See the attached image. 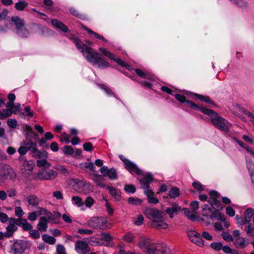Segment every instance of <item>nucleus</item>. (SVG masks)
<instances>
[{
	"label": "nucleus",
	"instance_id": "obj_1",
	"mask_svg": "<svg viewBox=\"0 0 254 254\" xmlns=\"http://www.w3.org/2000/svg\"><path fill=\"white\" fill-rule=\"evenodd\" d=\"M69 39L75 44L78 50L83 54H87L86 58L89 62H94V64H108L102 59L100 54L94 52L91 47L83 44L78 37L72 35Z\"/></svg>",
	"mask_w": 254,
	"mask_h": 254
},
{
	"label": "nucleus",
	"instance_id": "obj_2",
	"mask_svg": "<svg viewBox=\"0 0 254 254\" xmlns=\"http://www.w3.org/2000/svg\"><path fill=\"white\" fill-rule=\"evenodd\" d=\"M143 213L151 221L152 227L155 229L160 230L168 227V225L165 222L162 211L156 208L147 207L144 210Z\"/></svg>",
	"mask_w": 254,
	"mask_h": 254
},
{
	"label": "nucleus",
	"instance_id": "obj_3",
	"mask_svg": "<svg viewBox=\"0 0 254 254\" xmlns=\"http://www.w3.org/2000/svg\"><path fill=\"white\" fill-rule=\"evenodd\" d=\"M201 110L203 113L210 116L211 121L215 127L225 132L229 131V127L225 119L220 116L216 112L205 108H201Z\"/></svg>",
	"mask_w": 254,
	"mask_h": 254
},
{
	"label": "nucleus",
	"instance_id": "obj_4",
	"mask_svg": "<svg viewBox=\"0 0 254 254\" xmlns=\"http://www.w3.org/2000/svg\"><path fill=\"white\" fill-rule=\"evenodd\" d=\"M70 183L73 190L78 192L87 194L93 190L92 187L89 184L81 180L72 179L70 180Z\"/></svg>",
	"mask_w": 254,
	"mask_h": 254
},
{
	"label": "nucleus",
	"instance_id": "obj_5",
	"mask_svg": "<svg viewBox=\"0 0 254 254\" xmlns=\"http://www.w3.org/2000/svg\"><path fill=\"white\" fill-rule=\"evenodd\" d=\"M0 177L3 179L9 178L13 180L16 178V174L11 167L0 163Z\"/></svg>",
	"mask_w": 254,
	"mask_h": 254
},
{
	"label": "nucleus",
	"instance_id": "obj_6",
	"mask_svg": "<svg viewBox=\"0 0 254 254\" xmlns=\"http://www.w3.org/2000/svg\"><path fill=\"white\" fill-rule=\"evenodd\" d=\"M58 176V173L51 169H43L37 174V178L40 180H53Z\"/></svg>",
	"mask_w": 254,
	"mask_h": 254
},
{
	"label": "nucleus",
	"instance_id": "obj_7",
	"mask_svg": "<svg viewBox=\"0 0 254 254\" xmlns=\"http://www.w3.org/2000/svg\"><path fill=\"white\" fill-rule=\"evenodd\" d=\"M107 220L102 217H94L88 222V225L93 228L104 229L106 227Z\"/></svg>",
	"mask_w": 254,
	"mask_h": 254
},
{
	"label": "nucleus",
	"instance_id": "obj_8",
	"mask_svg": "<svg viewBox=\"0 0 254 254\" xmlns=\"http://www.w3.org/2000/svg\"><path fill=\"white\" fill-rule=\"evenodd\" d=\"M34 166L35 165L32 162L24 161L20 169L21 174L25 178H29L32 175Z\"/></svg>",
	"mask_w": 254,
	"mask_h": 254
},
{
	"label": "nucleus",
	"instance_id": "obj_9",
	"mask_svg": "<svg viewBox=\"0 0 254 254\" xmlns=\"http://www.w3.org/2000/svg\"><path fill=\"white\" fill-rule=\"evenodd\" d=\"M121 160L124 162L125 168L127 170L129 171L130 172H134L137 175H141L142 173L141 171L136 166V165L125 158L122 155L119 156Z\"/></svg>",
	"mask_w": 254,
	"mask_h": 254
},
{
	"label": "nucleus",
	"instance_id": "obj_10",
	"mask_svg": "<svg viewBox=\"0 0 254 254\" xmlns=\"http://www.w3.org/2000/svg\"><path fill=\"white\" fill-rule=\"evenodd\" d=\"M188 236L190 241L197 246L202 247L204 246V241L201 238L200 235L196 231L193 230L189 231L188 232Z\"/></svg>",
	"mask_w": 254,
	"mask_h": 254
},
{
	"label": "nucleus",
	"instance_id": "obj_11",
	"mask_svg": "<svg viewBox=\"0 0 254 254\" xmlns=\"http://www.w3.org/2000/svg\"><path fill=\"white\" fill-rule=\"evenodd\" d=\"M28 144L31 145V151L33 157L36 158L37 159L42 158H48V155L47 152L45 150H43L42 151H41L37 149L36 148V144L35 143L31 142L30 143L27 144V145Z\"/></svg>",
	"mask_w": 254,
	"mask_h": 254
},
{
	"label": "nucleus",
	"instance_id": "obj_12",
	"mask_svg": "<svg viewBox=\"0 0 254 254\" xmlns=\"http://www.w3.org/2000/svg\"><path fill=\"white\" fill-rule=\"evenodd\" d=\"M99 51L102 53L103 56L111 60L115 61L117 64H126L121 59L116 57V55L111 53L106 48H100Z\"/></svg>",
	"mask_w": 254,
	"mask_h": 254
},
{
	"label": "nucleus",
	"instance_id": "obj_13",
	"mask_svg": "<svg viewBox=\"0 0 254 254\" xmlns=\"http://www.w3.org/2000/svg\"><path fill=\"white\" fill-rule=\"evenodd\" d=\"M100 172L104 177H108L110 179H116L117 178L116 171L114 169H108L106 166L101 168Z\"/></svg>",
	"mask_w": 254,
	"mask_h": 254
},
{
	"label": "nucleus",
	"instance_id": "obj_14",
	"mask_svg": "<svg viewBox=\"0 0 254 254\" xmlns=\"http://www.w3.org/2000/svg\"><path fill=\"white\" fill-rule=\"evenodd\" d=\"M181 210V207L177 203H172L166 208V213L168 214L170 218H173L174 214L178 213Z\"/></svg>",
	"mask_w": 254,
	"mask_h": 254
},
{
	"label": "nucleus",
	"instance_id": "obj_15",
	"mask_svg": "<svg viewBox=\"0 0 254 254\" xmlns=\"http://www.w3.org/2000/svg\"><path fill=\"white\" fill-rule=\"evenodd\" d=\"M11 21L13 23L16 31L20 30L25 26V22L23 19L21 18L18 16H13L11 17Z\"/></svg>",
	"mask_w": 254,
	"mask_h": 254
},
{
	"label": "nucleus",
	"instance_id": "obj_16",
	"mask_svg": "<svg viewBox=\"0 0 254 254\" xmlns=\"http://www.w3.org/2000/svg\"><path fill=\"white\" fill-rule=\"evenodd\" d=\"M151 243V240L146 236L141 237L138 241L137 246L143 251H144Z\"/></svg>",
	"mask_w": 254,
	"mask_h": 254
},
{
	"label": "nucleus",
	"instance_id": "obj_17",
	"mask_svg": "<svg viewBox=\"0 0 254 254\" xmlns=\"http://www.w3.org/2000/svg\"><path fill=\"white\" fill-rule=\"evenodd\" d=\"M52 24L57 29H59L64 33H67L68 31L67 27L62 21L54 19L51 21Z\"/></svg>",
	"mask_w": 254,
	"mask_h": 254
},
{
	"label": "nucleus",
	"instance_id": "obj_18",
	"mask_svg": "<svg viewBox=\"0 0 254 254\" xmlns=\"http://www.w3.org/2000/svg\"><path fill=\"white\" fill-rule=\"evenodd\" d=\"M25 244L23 242H16L14 243L12 249L15 254H20L25 249Z\"/></svg>",
	"mask_w": 254,
	"mask_h": 254
},
{
	"label": "nucleus",
	"instance_id": "obj_19",
	"mask_svg": "<svg viewBox=\"0 0 254 254\" xmlns=\"http://www.w3.org/2000/svg\"><path fill=\"white\" fill-rule=\"evenodd\" d=\"M48 220L45 216L41 217L39 219V222L37 224V229L40 231H46L48 227L47 223Z\"/></svg>",
	"mask_w": 254,
	"mask_h": 254
},
{
	"label": "nucleus",
	"instance_id": "obj_20",
	"mask_svg": "<svg viewBox=\"0 0 254 254\" xmlns=\"http://www.w3.org/2000/svg\"><path fill=\"white\" fill-rule=\"evenodd\" d=\"M153 180L152 176L150 174L147 175L140 180L142 188L147 190L149 187V183L152 182Z\"/></svg>",
	"mask_w": 254,
	"mask_h": 254
},
{
	"label": "nucleus",
	"instance_id": "obj_21",
	"mask_svg": "<svg viewBox=\"0 0 254 254\" xmlns=\"http://www.w3.org/2000/svg\"><path fill=\"white\" fill-rule=\"evenodd\" d=\"M75 248L84 253H87L90 251L88 245L82 241H78L76 242L75 244Z\"/></svg>",
	"mask_w": 254,
	"mask_h": 254
},
{
	"label": "nucleus",
	"instance_id": "obj_22",
	"mask_svg": "<svg viewBox=\"0 0 254 254\" xmlns=\"http://www.w3.org/2000/svg\"><path fill=\"white\" fill-rule=\"evenodd\" d=\"M38 213L39 215H45V217L48 220V222L55 221L54 215L51 212L47 211V210L44 208L39 207Z\"/></svg>",
	"mask_w": 254,
	"mask_h": 254
},
{
	"label": "nucleus",
	"instance_id": "obj_23",
	"mask_svg": "<svg viewBox=\"0 0 254 254\" xmlns=\"http://www.w3.org/2000/svg\"><path fill=\"white\" fill-rule=\"evenodd\" d=\"M32 26L35 32L40 35H43L48 29L46 27L36 23H32Z\"/></svg>",
	"mask_w": 254,
	"mask_h": 254
},
{
	"label": "nucleus",
	"instance_id": "obj_24",
	"mask_svg": "<svg viewBox=\"0 0 254 254\" xmlns=\"http://www.w3.org/2000/svg\"><path fill=\"white\" fill-rule=\"evenodd\" d=\"M82 28L84 30L86 31L89 34L93 35L94 38L102 40L105 42H107V40L103 36L99 35L97 33L92 31L90 29L88 28L85 25L82 26Z\"/></svg>",
	"mask_w": 254,
	"mask_h": 254
},
{
	"label": "nucleus",
	"instance_id": "obj_25",
	"mask_svg": "<svg viewBox=\"0 0 254 254\" xmlns=\"http://www.w3.org/2000/svg\"><path fill=\"white\" fill-rule=\"evenodd\" d=\"M27 201L29 204L33 206H36L39 204L40 200L37 196L32 194L27 196Z\"/></svg>",
	"mask_w": 254,
	"mask_h": 254
},
{
	"label": "nucleus",
	"instance_id": "obj_26",
	"mask_svg": "<svg viewBox=\"0 0 254 254\" xmlns=\"http://www.w3.org/2000/svg\"><path fill=\"white\" fill-rule=\"evenodd\" d=\"M108 189L110 191L111 195L116 200L119 201L121 199V195L120 190L112 187H108Z\"/></svg>",
	"mask_w": 254,
	"mask_h": 254
},
{
	"label": "nucleus",
	"instance_id": "obj_27",
	"mask_svg": "<svg viewBox=\"0 0 254 254\" xmlns=\"http://www.w3.org/2000/svg\"><path fill=\"white\" fill-rule=\"evenodd\" d=\"M145 193L147 196V200L149 203L156 204L159 201L158 200L153 197V192L150 190H147L145 191Z\"/></svg>",
	"mask_w": 254,
	"mask_h": 254
},
{
	"label": "nucleus",
	"instance_id": "obj_28",
	"mask_svg": "<svg viewBox=\"0 0 254 254\" xmlns=\"http://www.w3.org/2000/svg\"><path fill=\"white\" fill-rule=\"evenodd\" d=\"M36 165L38 167L48 169L51 167V164L46 159L38 160L36 161Z\"/></svg>",
	"mask_w": 254,
	"mask_h": 254
},
{
	"label": "nucleus",
	"instance_id": "obj_29",
	"mask_svg": "<svg viewBox=\"0 0 254 254\" xmlns=\"http://www.w3.org/2000/svg\"><path fill=\"white\" fill-rule=\"evenodd\" d=\"M254 214V211L252 208L247 209L245 213L244 223H248L251 220V218Z\"/></svg>",
	"mask_w": 254,
	"mask_h": 254
},
{
	"label": "nucleus",
	"instance_id": "obj_30",
	"mask_svg": "<svg viewBox=\"0 0 254 254\" xmlns=\"http://www.w3.org/2000/svg\"><path fill=\"white\" fill-rule=\"evenodd\" d=\"M17 229V227L13 224H10L6 228V232L4 234L6 237H9L13 234V232Z\"/></svg>",
	"mask_w": 254,
	"mask_h": 254
},
{
	"label": "nucleus",
	"instance_id": "obj_31",
	"mask_svg": "<svg viewBox=\"0 0 254 254\" xmlns=\"http://www.w3.org/2000/svg\"><path fill=\"white\" fill-rule=\"evenodd\" d=\"M148 254H158V251L156 249L155 245L151 243L144 250Z\"/></svg>",
	"mask_w": 254,
	"mask_h": 254
},
{
	"label": "nucleus",
	"instance_id": "obj_32",
	"mask_svg": "<svg viewBox=\"0 0 254 254\" xmlns=\"http://www.w3.org/2000/svg\"><path fill=\"white\" fill-rule=\"evenodd\" d=\"M210 218L212 220L217 219L222 221H225V218L224 215L220 213L218 211L216 210L213 212L210 215Z\"/></svg>",
	"mask_w": 254,
	"mask_h": 254
},
{
	"label": "nucleus",
	"instance_id": "obj_33",
	"mask_svg": "<svg viewBox=\"0 0 254 254\" xmlns=\"http://www.w3.org/2000/svg\"><path fill=\"white\" fill-rule=\"evenodd\" d=\"M16 33L18 35L23 38H27L30 35L29 31L24 26L16 31Z\"/></svg>",
	"mask_w": 254,
	"mask_h": 254
},
{
	"label": "nucleus",
	"instance_id": "obj_34",
	"mask_svg": "<svg viewBox=\"0 0 254 254\" xmlns=\"http://www.w3.org/2000/svg\"><path fill=\"white\" fill-rule=\"evenodd\" d=\"M69 11L71 15L78 18L83 19L84 17V15L83 14L79 12L77 9H76L74 7L69 8Z\"/></svg>",
	"mask_w": 254,
	"mask_h": 254
},
{
	"label": "nucleus",
	"instance_id": "obj_35",
	"mask_svg": "<svg viewBox=\"0 0 254 254\" xmlns=\"http://www.w3.org/2000/svg\"><path fill=\"white\" fill-rule=\"evenodd\" d=\"M28 5V3L24 0L19 1L15 4V8L19 11H22Z\"/></svg>",
	"mask_w": 254,
	"mask_h": 254
},
{
	"label": "nucleus",
	"instance_id": "obj_36",
	"mask_svg": "<svg viewBox=\"0 0 254 254\" xmlns=\"http://www.w3.org/2000/svg\"><path fill=\"white\" fill-rule=\"evenodd\" d=\"M94 176V181L95 182V183H96V184L98 186L102 187H105V184L103 183V182L104 181V178H103V177L101 175L95 174Z\"/></svg>",
	"mask_w": 254,
	"mask_h": 254
},
{
	"label": "nucleus",
	"instance_id": "obj_37",
	"mask_svg": "<svg viewBox=\"0 0 254 254\" xmlns=\"http://www.w3.org/2000/svg\"><path fill=\"white\" fill-rule=\"evenodd\" d=\"M183 211L185 216L190 220H194L195 219L196 215L194 214V212L192 211V210L190 211L187 208H184Z\"/></svg>",
	"mask_w": 254,
	"mask_h": 254
},
{
	"label": "nucleus",
	"instance_id": "obj_38",
	"mask_svg": "<svg viewBox=\"0 0 254 254\" xmlns=\"http://www.w3.org/2000/svg\"><path fill=\"white\" fill-rule=\"evenodd\" d=\"M43 240L50 245H53L56 242V239L52 236H50L47 234H44L42 236Z\"/></svg>",
	"mask_w": 254,
	"mask_h": 254
},
{
	"label": "nucleus",
	"instance_id": "obj_39",
	"mask_svg": "<svg viewBox=\"0 0 254 254\" xmlns=\"http://www.w3.org/2000/svg\"><path fill=\"white\" fill-rule=\"evenodd\" d=\"M127 202L128 204L131 205H141L142 203V200L133 197H130L127 199Z\"/></svg>",
	"mask_w": 254,
	"mask_h": 254
},
{
	"label": "nucleus",
	"instance_id": "obj_40",
	"mask_svg": "<svg viewBox=\"0 0 254 254\" xmlns=\"http://www.w3.org/2000/svg\"><path fill=\"white\" fill-rule=\"evenodd\" d=\"M180 194V190L179 189L177 188H173L169 191L168 195L171 198H176L178 197Z\"/></svg>",
	"mask_w": 254,
	"mask_h": 254
},
{
	"label": "nucleus",
	"instance_id": "obj_41",
	"mask_svg": "<svg viewBox=\"0 0 254 254\" xmlns=\"http://www.w3.org/2000/svg\"><path fill=\"white\" fill-rule=\"evenodd\" d=\"M236 246L240 249L243 248L245 246V240L244 238L239 237L235 241Z\"/></svg>",
	"mask_w": 254,
	"mask_h": 254
},
{
	"label": "nucleus",
	"instance_id": "obj_42",
	"mask_svg": "<svg viewBox=\"0 0 254 254\" xmlns=\"http://www.w3.org/2000/svg\"><path fill=\"white\" fill-rule=\"evenodd\" d=\"M134 239V235L130 233L126 234L123 237V240L127 243H132Z\"/></svg>",
	"mask_w": 254,
	"mask_h": 254
},
{
	"label": "nucleus",
	"instance_id": "obj_43",
	"mask_svg": "<svg viewBox=\"0 0 254 254\" xmlns=\"http://www.w3.org/2000/svg\"><path fill=\"white\" fill-rule=\"evenodd\" d=\"M72 200L74 201V203L78 207H81L82 206H83L84 204L83 202L82 201V198L77 195L72 196Z\"/></svg>",
	"mask_w": 254,
	"mask_h": 254
},
{
	"label": "nucleus",
	"instance_id": "obj_44",
	"mask_svg": "<svg viewBox=\"0 0 254 254\" xmlns=\"http://www.w3.org/2000/svg\"><path fill=\"white\" fill-rule=\"evenodd\" d=\"M83 203L87 207L90 208L94 204L95 200L92 197L88 196Z\"/></svg>",
	"mask_w": 254,
	"mask_h": 254
},
{
	"label": "nucleus",
	"instance_id": "obj_45",
	"mask_svg": "<svg viewBox=\"0 0 254 254\" xmlns=\"http://www.w3.org/2000/svg\"><path fill=\"white\" fill-rule=\"evenodd\" d=\"M31 145H30V147L20 146L18 149V152L21 155H24L26 154L29 150H31Z\"/></svg>",
	"mask_w": 254,
	"mask_h": 254
},
{
	"label": "nucleus",
	"instance_id": "obj_46",
	"mask_svg": "<svg viewBox=\"0 0 254 254\" xmlns=\"http://www.w3.org/2000/svg\"><path fill=\"white\" fill-rule=\"evenodd\" d=\"M144 221V217L143 215L140 214L138 215L137 217L135 220L134 223L136 226L141 225Z\"/></svg>",
	"mask_w": 254,
	"mask_h": 254
},
{
	"label": "nucleus",
	"instance_id": "obj_47",
	"mask_svg": "<svg viewBox=\"0 0 254 254\" xmlns=\"http://www.w3.org/2000/svg\"><path fill=\"white\" fill-rule=\"evenodd\" d=\"M63 151L65 154L71 155L73 153V149L71 146H65L63 148Z\"/></svg>",
	"mask_w": 254,
	"mask_h": 254
},
{
	"label": "nucleus",
	"instance_id": "obj_48",
	"mask_svg": "<svg viewBox=\"0 0 254 254\" xmlns=\"http://www.w3.org/2000/svg\"><path fill=\"white\" fill-rule=\"evenodd\" d=\"M209 194L213 199V202L215 204H219V201L216 199V198L219 196L218 192L215 191H211L209 192Z\"/></svg>",
	"mask_w": 254,
	"mask_h": 254
},
{
	"label": "nucleus",
	"instance_id": "obj_49",
	"mask_svg": "<svg viewBox=\"0 0 254 254\" xmlns=\"http://www.w3.org/2000/svg\"><path fill=\"white\" fill-rule=\"evenodd\" d=\"M57 252L58 254H66L65 249L62 245H58L57 246Z\"/></svg>",
	"mask_w": 254,
	"mask_h": 254
},
{
	"label": "nucleus",
	"instance_id": "obj_50",
	"mask_svg": "<svg viewBox=\"0 0 254 254\" xmlns=\"http://www.w3.org/2000/svg\"><path fill=\"white\" fill-rule=\"evenodd\" d=\"M245 230L249 235L254 236V227L252 224H250L247 227Z\"/></svg>",
	"mask_w": 254,
	"mask_h": 254
},
{
	"label": "nucleus",
	"instance_id": "obj_51",
	"mask_svg": "<svg viewBox=\"0 0 254 254\" xmlns=\"http://www.w3.org/2000/svg\"><path fill=\"white\" fill-rule=\"evenodd\" d=\"M124 190L128 192L131 193H134L135 191V188L132 185H126L124 188Z\"/></svg>",
	"mask_w": 254,
	"mask_h": 254
},
{
	"label": "nucleus",
	"instance_id": "obj_52",
	"mask_svg": "<svg viewBox=\"0 0 254 254\" xmlns=\"http://www.w3.org/2000/svg\"><path fill=\"white\" fill-rule=\"evenodd\" d=\"M7 125L11 128H14L17 126V121L14 119H9L7 121Z\"/></svg>",
	"mask_w": 254,
	"mask_h": 254
},
{
	"label": "nucleus",
	"instance_id": "obj_53",
	"mask_svg": "<svg viewBox=\"0 0 254 254\" xmlns=\"http://www.w3.org/2000/svg\"><path fill=\"white\" fill-rule=\"evenodd\" d=\"M103 199L106 201L105 205L107 207L108 212L109 213V215H112L114 212L113 208H112L108 200L105 197H104Z\"/></svg>",
	"mask_w": 254,
	"mask_h": 254
},
{
	"label": "nucleus",
	"instance_id": "obj_54",
	"mask_svg": "<svg viewBox=\"0 0 254 254\" xmlns=\"http://www.w3.org/2000/svg\"><path fill=\"white\" fill-rule=\"evenodd\" d=\"M7 196L8 195L10 197H12L16 195V190L14 189H11L7 190L6 191Z\"/></svg>",
	"mask_w": 254,
	"mask_h": 254
},
{
	"label": "nucleus",
	"instance_id": "obj_55",
	"mask_svg": "<svg viewBox=\"0 0 254 254\" xmlns=\"http://www.w3.org/2000/svg\"><path fill=\"white\" fill-rule=\"evenodd\" d=\"M29 233L30 236L34 239H38L40 237V233L37 230H32Z\"/></svg>",
	"mask_w": 254,
	"mask_h": 254
},
{
	"label": "nucleus",
	"instance_id": "obj_56",
	"mask_svg": "<svg viewBox=\"0 0 254 254\" xmlns=\"http://www.w3.org/2000/svg\"><path fill=\"white\" fill-rule=\"evenodd\" d=\"M211 247L216 251H219L222 248L221 243H213L211 244Z\"/></svg>",
	"mask_w": 254,
	"mask_h": 254
},
{
	"label": "nucleus",
	"instance_id": "obj_57",
	"mask_svg": "<svg viewBox=\"0 0 254 254\" xmlns=\"http://www.w3.org/2000/svg\"><path fill=\"white\" fill-rule=\"evenodd\" d=\"M193 187L198 190V191H202L203 190V187L201 184L199 182H193L192 183Z\"/></svg>",
	"mask_w": 254,
	"mask_h": 254
},
{
	"label": "nucleus",
	"instance_id": "obj_58",
	"mask_svg": "<svg viewBox=\"0 0 254 254\" xmlns=\"http://www.w3.org/2000/svg\"><path fill=\"white\" fill-rule=\"evenodd\" d=\"M195 96L197 98H198V99H200L201 100L203 101L206 103H210L211 102L210 99L208 97L203 96H202V95H200L199 94H196Z\"/></svg>",
	"mask_w": 254,
	"mask_h": 254
},
{
	"label": "nucleus",
	"instance_id": "obj_59",
	"mask_svg": "<svg viewBox=\"0 0 254 254\" xmlns=\"http://www.w3.org/2000/svg\"><path fill=\"white\" fill-rule=\"evenodd\" d=\"M198 205L199 203L197 201H193L190 203V206L193 212L195 213V212L198 209Z\"/></svg>",
	"mask_w": 254,
	"mask_h": 254
},
{
	"label": "nucleus",
	"instance_id": "obj_60",
	"mask_svg": "<svg viewBox=\"0 0 254 254\" xmlns=\"http://www.w3.org/2000/svg\"><path fill=\"white\" fill-rule=\"evenodd\" d=\"M15 213L16 215L19 217H21L24 214V212H23L22 209H21V208L20 207H19V206L15 207Z\"/></svg>",
	"mask_w": 254,
	"mask_h": 254
},
{
	"label": "nucleus",
	"instance_id": "obj_61",
	"mask_svg": "<svg viewBox=\"0 0 254 254\" xmlns=\"http://www.w3.org/2000/svg\"><path fill=\"white\" fill-rule=\"evenodd\" d=\"M78 233L80 234H92L93 233V231L91 230L88 229H79L78 230Z\"/></svg>",
	"mask_w": 254,
	"mask_h": 254
},
{
	"label": "nucleus",
	"instance_id": "obj_62",
	"mask_svg": "<svg viewBox=\"0 0 254 254\" xmlns=\"http://www.w3.org/2000/svg\"><path fill=\"white\" fill-rule=\"evenodd\" d=\"M83 148L86 151H91L93 149L92 144L90 142H86L83 144Z\"/></svg>",
	"mask_w": 254,
	"mask_h": 254
},
{
	"label": "nucleus",
	"instance_id": "obj_63",
	"mask_svg": "<svg viewBox=\"0 0 254 254\" xmlns=\"http://www.w3.org/2000/svg\"><path fill=\"white\" fill-rule=\"evenodd\" d=\"M37 218V215L36 212H32L29 213L28 216V219L30 221H35Z\"/></svg>",
	"mask_w": 254,
	"mask_h": 254
},
{
	"label": "nucleus",
	"instance_id": "obj_64",
	"mask_svg": "<svg viewBox=\"0 0 254 254\" xmlns=\"http://www.w3.org/2000/svg\"><path fill=\"white\" fill-rule=\"evenodd\" d=\"M226 213L231 217H233L235 215V212L234 210L231 207H228L226 209Z\"/></svg>",
	"mask_w": 254,
	"mask_h": 254
}]
</instances>
